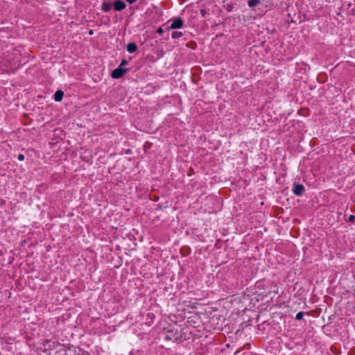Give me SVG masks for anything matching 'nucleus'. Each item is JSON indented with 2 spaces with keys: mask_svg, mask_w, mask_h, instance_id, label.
<instances>
[{
  "mask_svg": "<svg viewBox=\"0 0 355 355\" xmlns=\"http://www.w3.org/2000/svg\"><path fill=\"white\" fill-rule=\"evenodd\" d=\"M172 23L168 26V30L182 28L184 26V21L180 17L171 19Z\"/></svg>",
  "mask_w": 355,
  "mask_h": 355,
  "instance_id": "obj_1",
  "label": "nucleus"
},
{
  "mask_svg": "<svg viewBox=\"0 0 355 355\" xmlns=\"http://www.w3.org/2000/svg\"><path fill=\"white\" fill-rule=\"evenodd\" d=\"M128 71V69L123 68L121 66H119L116 69H115L112 72V77L113 78H121L125 73Z\"/></svg>",
  "mask_w": 355,
  "mask_h": 355,
  "instance_id": "obj_2",
  "label": "nucleus"
},
{
  "mask_svg": "<svg viewBox=\"0 0 355 355\" xmlns=\"http://www.w3.org/2000/svg\"><path fill=\"white\" fill-rule=\"evenodd\" d=\"M292 191L293 193L297 196H301L304 192L305 189L303 184L294 183L293 185Z\"/></svg>",
  "mask_w": 355,
  "mask_h": 355,
  "instance_id": "obj_3",
  "label": "nucleus"
},
{
  "mask_svg": "<svg viewBox=\"0 0 355 355\" xmlns=\"http://www.w3.org/2000/svg\"><path fill=\"white\" fill-rule=\"evenodd\" d=\"M126 7V4L124 1L121 0H117L114 2V8L116 11H121L125 9Z\"/></svg>",
  "mask_w": 355,
  "mask_h": 355,
  "instance_id": "obj_4",
  "label": "nucleus"
},
{
  "mask_svg": "<svg viewBox=\"0 0 355 355\" xmlns=\"http://www.w3.org/2000/svg\"><path fill=\"white\" fill-rule=\"evenodd\" d=\"M137 50V45L135 42L128 43L127 45V51L130 53H135Z\"/></svg>",
  "mask_w": 355,
  "mask_h": 355,
  "instance_id": "obj_5",
  "label": "nucleus"
},
{
  "mask_svg": "<svg viewBox=\"0 0 355 355\" xmlns=\"http://www.w3.org/2000/svg\"><path fill=\"white\" fill-rule=\"evenodd\" d=\"M64 96V92L62 90H58L54 94L53 98L55 101L60 102L62 100Z\"/></svg>",
  "mask_w": 355,
  "mask_h": 355,
  "instance_id": "obj_6",
  "label": "nucleus"
},
{
  "mask_svg": "<svg viewBox=\"0 0 355 355\" xmlns=\"http://www.w3.org/2000/svg\"><path fill=\"white\" fill-rule=\"evenodd\" d=\"M112 4L111 3H109V2H104L103 4H102V10H103L104 12H109L111 9H112Z\"/></svg>",
  "mask_w": 355,
  "mask_h": 355,
  "instance_id": "obj_7",
  "label": "nucleus"
},
{
  "mask_svg": "<svg viewBox=\"0 0 355 355\" xmlns=\"http://www.w3.org/2000/svg\"><path fill=\"white\" fill-rule=\"evenodd\" d=\"M260 3V0H248V5L250 8H254Z\"/></svg>",
  "mask_w": 355,
  "mask_h": 355,
  "instance_id": "obj_8",
  "label": "nucleus"
},
{
  "mask_svg": "<svg viewBox=\"0 0 355 355\" xmlns=\"http://www.w3.org/2000/svg\"><path fill=\"white\" fill-rule=\"evenodd\" d=\"M183 35V33L180 31H173L171 34V37L173 39H178L181 37Z\"/></svg>",
  "mask_w": 355,
  "mask_h": 355,
  "instance_id": "obj_9",
  "label": "nucleus"
},
{
  "mask_svg": "<svg viewBox=\"0 0 355 355\" xmlns=\"http://www.w3.org/2000/svg\"><path fill=\"white\" fill-rule=\"evenodd\" d=\"M304 315H305L304 312L300 311L297 313V315L295 316V319L296 320H302Z\"/></svg>",
  "mask_w": 355,
  "mask_h": 355,
  "instance_id": "obj_10",
  "label": "nucleus"
},
{
  "mask_svg": "<svg viewBox=\"0 0 355 355\" xmlns=\"http://www.w3.org/2000/svg\"><path fill=\"white\" fill-rule=\"evenodd\" d=\"M164 29L162 28V27H159L157 30V33L160 35H162L163 33H164Z\"/></svg>",
  "mask_w": 355,
  "mask_h": 355,
  "instance_id": "obj_11",
  "label": "nucleus"
},
{
  "mask_svg": "<svg viewBox=\"0 0 355 355\" xmlns=\"http://www.w3.org/2000/svg\"><path fill=\"white\" fill-rule=\"evenodd\" d=\"M349 222H354L355 221V216L354 215H350L348 218Z\"/></svg>",
  "mask_w": 355,
  "mask_h": 355,
  "instance_id": "obj_12",
  "label": "nucleus"
},
{
  "mask_svg": "<svg viewBox=\"0 0 355 355\" xmlns=\"http://www.w3.org/2000/svg\"><path fill=\"white\" fill-rule=\"evenodd\" d=\"M128 62L126 60H123L119 66H121L122 67L123 66L128 64Z\"/></svg>",
  "mask_w": 355,
  "mask_h": 355,
  "instance_id": "obj_13",
  "label": "nucleus"
},
{
  "mask_svg": "<svg viewBox=\"0 0 355 355\" xmlns=\"http://www.w3.org/2000/svg\"><path fill=\"white\" fill-rule=\"evenodd\" d=\"M17 159L19 160V161H23L24 159V155H22V154H19L17 157Z\"/></svg>",
  "mask_w": 355,
  "mask_h": 355,
  "instance_id": "obj_14",
  "label": "nucleus"
},
{
  "mask_svg": "<svg viewBox=\"0 0 355 355\" xmlns=\"http://www.w3.org/2000/svg\"><path fill=\"white\" fill-rule=\"evenodd\" d=\"M126 1H128L129 3H135L137 0H125Z\"/></svg>",
  "mask_w": 355,
  "mask_h": 355,
  "instance_id": "obj_15",
  "label": "nucleus"
},
{
  "mask_svg": "<svg viewBox=\"0 0 355 355\" xmlns=\"http://www.w3.org/2000/svg\"><path fill=\"white\" fill-rule=\"evenodd\" d=\"M89 33V35H92L93 34V31L91 30Z\"/></svg>",
  "mask_w": 355,
  "mask_h": 355,
  "instance_id": "obj_16",
  "label": "nucleus"
}]
</instances>
